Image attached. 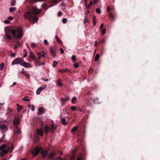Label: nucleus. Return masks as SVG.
Masks as SVG:
<instances>
[{"instance_id":"1","label":"nucleus","mask_w":160,"mask_h":160,"mask_svg":"<svg viewBox=\"0 0 160 160\" xmlns=\"http://www.w3.org/2000/svg\"><path fill=\"white\" fill-rule=\"evenodd\" d=\"M5 29L6 37L9 41L13 38L20 39L23 37V29L21 27L14 29L6 27Z\"/></svg>"},{"instance_id":"2","label":"nucleus","mask_w":160,"mask_h":160,"mask_svg":"<svg viewBox=\"0 0 160 160\" xmlns=\"http://www.w3.org/2000/svg\"><path fill=\"white\" fill-rule=\"evenodd\" d=\"M41 12V10H38L36 7H33L32 8V12L27 11L24 14L25 19H28L29 22L32 23H34L38 20V18L35 16V14H38Z\"/></svg>"},{"instance_id":"3","label":"nucleus","mask_w":160,"mask_h":160,"mask_svg":"<svg viewBox=\"0 0 160 160\" xmlns=\"http://www.w3.org/2000/svg\"><path fill=\"white\" fill-rule=\"evenodd\" d=\"M9 146H6L5 144H3L0 146V156L3 157L4 155H6L9 152L10 150Z\"/></svg>"},{"instance_id":"4","label":"nucleus","mask_w":160,"mask_h":160,"mask_svg":"<svg viewBox=\"0 0 160 160\" xmlns=\"http://www.w3.org/2000/svg\"><path fill=\"white\" fill-rule=\"evenodd\" d=\"M40 148L36 146L34 149L32 150L31 153L34 156H36L40 152Z\"/></svg>"},{"instance_id":"5","label":"nucleus","mask_w":160,"mask_h":160,"mask_svg":"<svg viewBox=\"0 0 160 160\" xmlns=\"http://www.w3.org/2000/svg\"><path fill=\"white\" fill-rule=\"evenodd\" d=\"M57 50V49L56 47H51L50 49V51L52 56L54 57H55L56 56V52Z\"/></svg>"},{"instance_id":"6","label":"nucleus","mask_w":160,"mask_h":160,"mask_svg":"<svg viewBox=\"0 0 160 160\" xmlns=\"http://www.w3.org/2000/svg\"><path fill=\"white\" fill-rule=\"evenodd\" d=\"M20 120L18 118L15 117L14 118V119L12 121L13 124L14 125L15 127L18 126V125L20 124Z\"/></svg>"},{"instance_id":"7","label":"nucleus","mask_w":160,"mask_h":160,"mask_svg":"<svg viewBox=\"0 0 160 160\" xmlns=\"http://www.w3.org/2000/svg\"><path fill=\"white\" fill-rule=\"evenodd\" d=\"M0 128L2 132H5L8 130V126L4 124H2L0 126Z\"/></svg>"},{"instance_id":"8","label":"nucleus","mask_w":160,"mask_h":160,"mask_svg":"<svg viewBox=\"0 0 160 160\" xmlns=\"http://www.w3.org/2000/svg\"><path fill=\"white\" fill-rule=\"evenodd\" d=\"M22 61L20 58H16L12 61V65H13L17 64H20V63H21V62Z\"/></svg>"},{"instance_id":"9","label":"nucleus","mask_w":160,"mask_h":160,"mask_svg":"<svg viewBox=\"0 0 160 160\" xmlns=\"http://www.w3.org/2000/svg\"><path fill=\"white\" fill-rule=\"evenodd\" d=\"M20 65H22L23 66L26 68H30L31 67V65L30 63H27L25 61H22Z\"/></svg>"},{"instance_id":"10","label":"nucleus","mask_w":160,"mask_h":160,"mask_svg":"<svg viewBox=\"0 0 160 160\" xmlns=\"http://www.w3.org/2000/svg\"><path fill=\"white\" fill-rule=\"evenodd\" d=\"M45 0H26L25 4L28 3H29L30 5L32 4L33 3V1L34 2H42Z\"/></svg>"},{"instance_id":"11","label":"nucleus","mask_w":160,"mask_h":160,"mask_svg":"<svg viewBox=\"0 0 160 160\" xmlns=\"http://www.w3.org/2000/svg\"><path fill=\"white\" fill-rule=\"evenodd\" d=\"M46 88V86H45L44 87H41L39 88H38L36 91V93L37 95H39L40 92L44 90V89L45 88Z\"/></svg>"},{"instance_id":"12","label":"nucleus","mask_w":160,"mask_h":160,"mask_svg":"<svg viewBox=\"0 0 160 160\" xmlns=\"http://www.w3.org/2000/svg\"><path fill=\"white\" fill-rule=\"evenodd\" d=\"M45 112V110L42 108H40L38 109V113L39 115H41Z\"/></svg>"},{"instance_id":"13","label":"nucleus","mask_w":160,"mask_h":160,"mask_svg":"<svg viewBox=\"0 0 160 160\" xmlns=\"http://www.w3.org/2000/svg\"><path fill=\"white\" fill-rule=\"evenodd\" d=\"M36 132L38 135L40 136H42L43 135V132L42 129H37Z\"/></svg>"},{"instance_id":"14","label":"nucleus","mask_w":160,"mask_h":160,"mask_svg":"<svg viewBox=\"0 0 160 160\" xmlns=\"http://www.w3.org/2000/svg\"><path fill=\"white\" fill-rule=\"evenodd\" d=\"M36 59V57L34 56V54L32 52H31L30 55L29 61H33Z\"/></svg>"},{"instance_id":"15","label":"nucleus","mask_w":160,"mask_h":160,"mask_svg":"<svg viewBox=\"0 0 160 160\" xmlns=\"http://www.w3.org/2000/svg\"><path fill=\"white\" fill-rule=\"evenodd\" d=\"M43 130L44 131H45V132L46 134L47 135H48L49 132V125H47L45 127L43 128Z\"/></svg>"},{"instance_id":"16","label":"nucleus","mask_w":160,"mask_h":160,"mask_svg":"<svg viewBox=\"0 0 160 160\" xmlns=\"http://www.w3.org/2000/svg\"><path fill=\"white\" fill-rule=\"evenodd\" d=\"M12 109L10 108H8L7 109L6 114L8 115H12Z\"/></svg>"},{"instance_id":"17","label":"nucleus","mask_w":160,"mask_h":160,"mask_svg":"<svg viewBox=\"0 0 160 160\" xmlns=\"http://www.w3.org/2000/svg\"><path fill=\"white\" fill-rule=\"evenodd\" d=\"M15 127L14 131L15 133L17 134H19L21 132L20 130V128L18 127V126Z\"/></svg>"},{"instance_id":"18","label":"nucleus","mask_w":160,"mask_h":160,"mask_svg":"<svg viewBox=\"0 0 160 160\" xmlns=\"http://www.w3.org/2000/svg\"><path fill=\"white\" fill-rule=\"evenodd\" d=\"M69 99L70 98L69 97H67V98H61V101H62V102L63 103H65L68 102V101Z\"/></svg>"},{"instance_id":"19","label":"nucleus","mask_w":160,"mask_h":160,"mask_svg":"<svg viewBox=\"0 0 160 160\" xmlns=\"http://www.w3.org/2000/svg\"><path fill=\"white\" fill-rule=\"evenodd\" d=\"M56 128V127L55 126L54 124H52L51 125L50 129L51 130L52 132H54Z\"/></svg>"},{"instance_id":"20","label":"nucleus","mask_w":160,"mask_h":160,"mask_svg":"<svg viewBox=\"0 0 160 160\" xmlns=\"http://www.w3.org/2000/svg\"><path fill=\"white\" fill-rule=\"evenodd\" d=\"M92 1H90V3L88 5H87L86 8L87 10H89L90 9L91 7L92 6Z\"/></svg>"},{"instance_id":"21","label":"nucleus","mask_w":160,"mask_h":160,"mask_svg":"<svg viewBox=\"0 0 160 160\" xmlns=\"http://www.w3.org/2000/svg\"><path fill=\"white\" fill-rule=\"evenodd\" d=\"M57 85L59 86H62V80L61 79H58L57 81Z\"/></svg>"},{"instance_id":"22","label":"nucleus","mask_w":160,"mask_h":160,"mask_svg":"<svg viewBox=\"0 0 160 160\" xmlns=\"http://www.w3.org/2000/svg\"><path fill=\"white\" fill-rule=\"evenodd\" d=\"M60 73H65L66 72H69V70L68 69H62L58 71Z\"/></svg>"},{"instance_id":"23","label":"nucleus","mask_w":160,"mask_h":160,"mask_svg":"<svg viewBox=\"0 0 160 160\" xmlns=\"http://www.w3.org/2000/svg\"><path fill=\"white\" fill-rule=\"evenodd\" d=\"M17 10V8L15 7H10L9 8V11L10 12H13L14 11Z\"/></svg>"},{"instance_id":"24","label":"nucleus","mask_w":160,"mask_h":160,"mask_svg":"<svg viewBox=\"0 0 160 160\" xmlns=\"http://www.w3.org/2000/svg\"><path fill=\"white\" fill-rule=\"evenodd\" d=\"M93 102L95 104L97 103L98 104L99 103V102H98V98H94L93 101Z\"/></svg>"},{"instance_id":"25","label":"nucleus","mask_w":160,"mask_h":160,"mask_svg":"<svg viewBox=\"0 0 160 160\" xmlns=\"http://www.w3.org/2000/svg\"><path fill=\"white\" fill-rule=\"evenodd\" d=\"M38 58L36 60L37 61H39L41 59L42 57L41 56V52H38L37 53Z\"/></svg>"},{"instance_id":"26","label":"nucleus","mask_w":160,"mask_h":160,"mask_svg":"<svg viewBox=\"0 0 160 160\" xmlns=\"http://www.w3.org/2000/svg\"><path fill=\"white\" fill-rule=\"evenodd\" d=\"M57 42L59 43L62 44V41L57 36H56L55 37Z\"/></svg>"},{"instance_id":"27","label":"nucleus","mask_w":160,"mask_h":160,"mask_svg":"<svg viewBox=\"0 0 160 160\" xmlns=\"http://www.w3.org/2000/svg\"><path fill=\"white\" fill-rule=\"evenodd\" d=\"M109 18H110L111 20H113L114 19V17L113 16L112 14L111 13L109 12L108 13Z\"/></svg>"},{"instance_id":"28","label":"nucleus","mask_w":160,"mask_h":160,"mask_svg":"<svg viewBox=\"0 0 160 160\" xmlns=\"http://www.w3.org/2000/svg\"><path fill=\"white\" fill-rule=\"evenodd\" d=\"M48 6L46 3H43L42 4V7L44 9H47L48 8Z\"/></svg>"},{"instance_id":"29","label":"nucleus","mask_w":160,"mask_h":160,"mask_svg":"<svg viewBox=\"0 0 160 160\" xmlns=\"http://www.w3.org/2000/svg\"><path fill=\"white\" fill-rule=\"evenodd\" d=\"M78 127H75L72 129L71 132L72 133H74L77 130Z\"/></svg>"},{"instance_id":"30","label":"nucleus","mask_w":160,"mask_h":160,"mask_svg":"<svg viewBox=\"0 0 160 160\" xmlns=\"http://www.w3.org/2000/svg\"><path fill=\"white\" fill-rule=\"evenodd\" d=\"M77 100V98L76 97H73L72 99V103L74 104L75 103L76 101Z\"/></svg>"},{"instance_id":"31","label":"nucleus","mask_w":160,"mask_h":160,"mask_svg":"<svg viewBox=\"0 0 160 160\" xmlns=\"http://www.w3.org/2000/svg\"><path fill=\"white\" fill-rule=\"evenodd\" d=\"M100 57L99 54H97L96 55L95 58V61H97L99 59Z\"/></svg>"},{"instance_id":"32","label":"nucleus","mask_w":160,"mask_h":160,"mask_svg":"<svg viewBox=\"0 0 160 160\" xmlns=\"http://www.w3.org/2000/svg\"><path fill=\"white\" fill-rule=\"evenodd\" d=\"M17 106H18L17 109V110L18 111H20V110L22 109V106H19V104H17Z\"/></svg>"},{"instance_id":"33","label":"nucleus","mask_w":160,"mask_h":160,"mask_svg":"<svg viewBox=\"0 0 160 160\" xmlns=\"http://www.w3.org/2000/svg\"><path fill=\"white\" fill-rule=\"evenodd\" d=\"M61 122L64 125L66 124L67 123L66 121V120L65 118H62V120H61Z\"/></svg>"},{"instance_id":"34","label":"nucleus","mask_w":160,"mask_h":160,"mask_svg":"<svg viewBox=\"0 0 160 160\" xmlns=\"http://www.w3.org/2000/svg\"><path fill=\"white\" fill-rule=\"evenodd\" d=\"M55 155V153L53 152H51L50 154L49 157L53 158L54 157Z\"/></svg>"},{"instance_id":"35","label":"nucleus","mask_w":160,"mask_h":160,"mask_svg":"<svg viewBox=\"0 0 160 160\" xmlns=\"http://www.w3.org/2000/svg\"><path fill=\"white\" fill-rule=\"evenodd\" d=\"M37 63L39 66H40V65H43L45 64V62H38V61L37 62Z\"/></svg>"},{"instance_id":"36","label":"nucleus","mask_w":160,"mask_h":160,"mask_svg":"<svg viewBox=\"0 0 160 160\" xmlns=\"http://www.w3.org/2000/svg\"><path fill=\"white\" fill-rule=\"evenodd\" d=\"M89 21V19H88V18L87 17H85L84 18V23L85 24L86 22H88Z\"/></svg>"},{"instance_id":"37","label":"nucleus","mask_w":160,"mask_h":160,"mask_svg":"<svg viewBox=\"0 0 160 160\" xmlns=\"http://www.w3.org/2000/svg\"><path fill=\"white\" fill-rule=\"evenodd\" d=\"M71 59L74 62H75L76 60V57L75 55H73L71 57Z\"/></svg>"},{"instance_id":"38","label":"nucleus","mask_w":160,"mask_h":160,"mask_svg":"<svg viewBox=\"0 0 160 160\" xmlns=\"http://www.w3.org/2000/svg\"><path fill=\"white\" fill-rule=\"evenodd\" d=\"M4 67V64L3 63L1 64L0 65V70H3V69Z\"/></svg>"},{"instance_id":"39","label":"nucleus","mask_w":160,"mask_h":160,"mask_svg":"<svg viewBox=\"0 0 160 160\" xmlns=\"http://www.w3.org/2000/svg\"><path fill=\"white\" fill-rule=\"evenodd\" d=\"M15 0H12V2H11V6H13L15 4Z\"/></svg>"},{"instance_id":"40","label":"nucleus","mask_w":160,"mask_h":160,"mask_svg":"<svg viewBox=\"0 0 160 160\" xmlns=\"http://www.w3.org/2000/svg\"><path fill=\"white\" fill-rule=\"evenodd\" d=\"M22 73L25 75L26 77L27 78H29V75L28 74L26 73V72H22Z\"/></svg>"},{"instance_id":"41","label":"nucleus","mask_w":160,"mask_h":160,"mask_svg":"<svg viewBox=\"0 0 160 160\" xmlns=\"http://www.w3.org/2000/svg\"><path fill=\"white\" fill-rule=\"evenodd\" d=\"M58 62L56 61H54L53 62L52 66L53 67H55L56 65L57 64Z\"/></svg>"},{"instance_id":"42","label":"nucleus","mask_w":160,"mask_h":160,"mask_svg":"<svg viewBox=\"0 0 160 160\" xmlns=\"http://www.w3.org/2000/svg\"><path fill=\"white\" fill-rule=\"evenodd\" d=\"M96 11L98 13H100L101 12V10L99 8H97L96 10Z\"/></svg>"},{"instance_id":"43","label":"nucleus","mask_w":160,"mask_h":160,"mask_svg":"<svg viewBox=\"0 0 160 160\" xmlns=\"http://www.w3.org/2000/svg\"><path fill=\"white\" fill-rule=\"evenodd\" d=\"M31 47L32 48H35L36 47V44L34 43H31Z\"/></svg>"},{"instance_id":"44","label":"nucleus","mask_w":160,"mask_h":160,"mask_svg":"<svg viewBox=\"0 0 160 160\" xmlns=\"http://www.w3.org/2000/svg\"><path fill=\"white\" fill-rule=\"evenodd\" d=\"M82 155H80L78 157L77 160H82Z\"/></svg>"},{"instance_id":"45","label":"nucleus","mask_w":160,"mask_h":160,"mask_svg":"<svg viewBox=\"0 0 160 160\" xmlns=\"http://www.w3.org/2000/svg\"><path fill=\"white\" fill-rule=\"evenodd\" d=\"M106 32V29L104 28L103 29L102 31V35H104L105 33Z\"/></svg>"},{"instance_id":"46","label":"nucleus","mask_w":160,"mask_h":160,"mask_svg":"<svg viewBox=\"0 0 160 160\" xmlns=\"http://www.w3.org/2000/svg\"><path fill=\"white\" fill-rule=\"evenodd\" d=\"M71 110L72 111H75L77 110V108L75 106H72L71 108Z\"/></svg>"},{"instance_id":"47","label":"nucleus","mask_w":160,"mask_h":160,"mask_svg":"<svg viewBox=\"0 0 160 160\" xmlns=\"http://www.w3.org/2000/svg\"><path fill=\"white\" fill-rule=\"evenodd\" d=\"M4 23L5 24H9L10 23V21L8 20H5L4 21Z\"/></svg>"},{"instance_id":"48","label":"nucleus","mask_w":160,"mask_h":160,"mask_svg":"<svg viewBox=\"0 0 160 160\" xmlns=\"http://www.w3.org/2000/svg\"><path fill=\"white\" fill-rule=\"evenodd\" d=\"M62 21L63 23H65L67 22V19L66 18H63L62 20Z\"/></svg>"},{"instance_id":"49","label":"nucleus","mask_w":160,"mask_h":160,"mask_svg":"<svg viewBox=\"0 0 160 160\" xmlns=\"http://www.w3.org/2000/svg\"><path fill=\"white\" fill-rule=\"evenodd\" d=\"M74 66L75 68H77L79 67V66L78 63H75L74 64Z\"/></svg>"},{"instance_id":"50","label":"nucleus","mask_w":160,"mask_h":160,"mask_svg":"<svg viewBox=\"0 0 160 160\" xmlns=\"http://www.w3.org/2000/svg\"><path fill=\"white\" fill-rule=\"evenodd\" d=\"M44 42L45 45H48L49 43L48 42L47 40H44Z\"/></svg>"},{"instance_id":"51","label":"nucleus","mask_w":160,"mask_h":160,"mask_svg":"<svg viewBox=\"0 0 160 160\" xmlns=\"http://www.w3.org/2000/svg\"><path fill=\"white\" fill-rule=\"evenodd\" d=\"M16 54V53H13L12 52L11 53V56L13 58H14L15 57Z\"/></svg>"},{"instance_id":"52","label":"nucleus","mask_w":160,"mask_h":160,"mask_svg":"<svg viewBox=\"0 0 160 160\" xmlns=\"http://www.w3.org/2000/svg\"><path fill=\"white\" fill-rule=\"evenodd\" d=\"M47 155H48V152H46L43 154V157H45L46 156H47Z\"/></svg>"},{"instance_id":"53","label":"nucleus","mask_w":160,"mask_h":160,"mask_svg":"<svg viewBox=\"0 0 160 160\" xmlns=\"http://www.w3.org/2000/svg\"><path fill=\"white\" fill-rule=\"evenodd\" d=\"M60 50L61 54H63L64 53V50L62 48H60Z\"/></svg>"},{"instance_id":"54","label":"nucleus","mask_w":160,"mask_h":160,"mask_svg":"<svg viewBox=\"0 0 160 160\" xmlns=\"http://www.w3.org/2000/svg\"><path fill=\"white\" fill-rule=\"evenodd\" d=\"M22 100H24L25 101H27V102H28V101H29L30 100L28 99L27 98H24L22 99Z\"/></svg>"},{"instance_id":"55","label":"nucleus","mask_w":160,"mask_h":160,"mask_svg":"<svg viewBox=\"0 0 160 160\" xmlns=\"http://www.w3.org/2000/svg\"><path fill=\"white\" fill-rule=\"evenodd\" d=\"M111 10V9L109 7H108L107 8V11L108 12H109L110 11V10Z\"/></svg>"},{"instance_id":"56","label":"nucleus","mask_w":160,"mask_h":160,"mask_svg":"<svg viewBox=\"0 0 160 160\" xmlns=\"http://www.w3.org/2000/svg\"><path fill=\"white\" fill-rule=\"evenodd\" d=\"M104 26V24L102 23L101 24L100 27V29H101V31L102 30V29Z\"/></svg>"},{"instance_id":"57","label":"nucleus","mask_w":160,"mask_h":160,"mask_svg":"<svg viewBox=\"0 0 160 160\" xmlns=\"http://www.w3.org/2000/svg\"><path fill=\"white\" fill-rule=\"evenodd\" d=\"M8 18L10 20H12L13 19V18L12 16H9L8 17Z\"/></svg>"},{"instance_id":"58","label":"nucleus","mask_w":160,"mask_h":160,"mask_svg":"<svg viewBox=\"0 0 160 160\" xmlns=\"http://www.w3.org/2000/svg\"><path fill=\"white\" fill-rule=\"evenodd\" d=\"M31 109L32 110V111H34L35 109V107H34V106L32 105L31 106Z\"/></svg>"},{"instance_id":"59","label":"nucleus","mask_w":160,"mask_h":160,"mask_svg":"<svg viewBox=\"0 0 160 160\" xmlns=\"http://www.w3.org/2000/svg\"><path fill=\"white\" fill-rule=\"evenodd\" d=\"M56 160H63L60 157H58L56 159Z\"/></svg>"},{"instance_id":"60","label":"nucleus","mask_w":160,"mask_h":160,"mask_svg":"<svg viewBox=\"0 0 160 160\" xmlns=\"http://www.w3.org/2000/svg\"><path fill=\"white\" fill-rule=\"evenodd\" d=\"M44 123L42 121H41V123L40 124L42 128H43Z\"/></svg>"},{"instance_id":"61","label":"nucleus","mask_w":160,"mask_h":160,"mask_svg":"<svg viewBox=\"0 0 160 160\" xmlns=\"http://www.w3.org/2000/svg\"><path fill=\"white\" fill-rule=\"evenodd\" d=\"M104 41V39H103L102 40H101V41H99V44H100L101 43H103Z\"/></svg>"},{"instance_id":"62","label":"nucleus","mask_w":160,"mask_h":160,"mask_svg":"<svg viewBox=\"0 0 160 160\" xmlns=\"http://www.w3.org/2000/svg\"><path fill=\"white\" fill-rule=\"evenodd\" d=\"M104 41V39H103L102 40H101V41H99V44H100L101 43H103Z\"/></svg>"},{"instance_id":"63","label":"nucleus","mask_w":160,"mask_h":160,"mask_svg":"<svg viewBox=\"0 0 160 160\" xmlns=\"http://www.w3.org/2000/svg\"><path fill=\"white\" fill-rule=\"evenodd\" d=\"M90 12V11H89V10H88L87 12L85 13V14L86 15H88L89 13Z\"/></svg>"},{"instance_id":"64","label":"nucleus","mask_w":160,"mask_h":160,"mask_svg":"<svg viewBox=\"0 0 160 160\" xmlns=\"http://www.w3.org/2000/svg\"><path fill=\"white\" fill-rule=\"evenodd\" d=\"M96 20V17L95 16H93V21H95Z\"/></svg>"}]
</instances>
